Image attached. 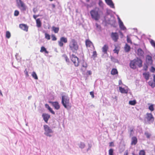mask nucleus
Masks as SVG:
<instances>
[{
	"instance_id": "obj_16",
	"label": "nucleus",
	"mask_w": 155,
	"mask_h": 155,
	"mask_svg": "<svg viewBox=\"0 0 155 155\" xmlns=\"http://www.w3.org/2000/svg\"><path fill=\"white\" fill-rule=\"evenodd\" d=\"M119 23V27L121 30H126V28L124 25L122 21H121L120 19Z\"/></svg>"
},
{
	"instance_id": "obj_38",
	"label": "nucleus",
	"mask_w": 155,
	"mask_h": 155,
	"mask_svg": "<svg viewBox=\"0 0 155 155\" xmlns=\"http://www.w3.org/2000/svg\"><path fill=\"white\" fill-rule=\"evenodd\" d=\"M150 43L152 46L155 48V41L154 40H151L150 41Z\"/></svg>"
},
{
	"instance_id": "obj_2",
	"label": "nucleus",
	"mask_w": 155,
	"mask_h": 155,
	"mask_svg": "<svg viewBox=\"0 0 155 155\" xmlns=\"http://www.w3.org/2000/svg\"><path fill=\"white\" fill-rule=\"evenodd\" d=\"M69 49L72 52L76 53L79 49V45L77 41L74 39H72L70 42L69 45Z\"/></svg>"
},
{
	"instance_id": "obj_10",
	"label": "nucleus",
	"mask_w": 155,
	"mask_h": 155,
	"mask_svg": "<svg viewBox=\"0 0 155 155\" xmlns=\"http://www.w3.org/2000/svg\"><path fill=\"white\" fill-rule=\"evenodd\" d=\"M111 37L112 40L115 42L117 41L119 38L118 35L116 32H112L111 34Z\"/></svg>"
},
{
	"instance_id": "obj_27",
	"label": "nucleus",
	"mask_w": 155,
	"mask_h": 155,
	"mask_svg": "<svg viewBox=\"0 0 155 155\" xmlns=\"http://www.w3.org/2000/svg\"><path fill=\"white\" fill-rule=\"evenodd\" d=\"M119 89L120 92L122 93H127V91L124 88H122L121 87H119Z\"/></svg>"
},
{
	"instance_id": "obj_51",
	"label": "nucleus",
	"mask_w": 155,
	"mask_h": 155,
	"mask_svg": "<svg viewBox=\"0 0 155 155\" xmlns=\"http://www.w3.org/2000/svg\"><path fill=\"white\" fill-rule=\"evenodd\" d=\"M25 74H26V76L27 77H28L29 76L28 74V71L26 70V69L25 70Z\"/></svg>"
},
{
	"instance_id": "obj_11",
	"label": "nucleus",
	"mask_w": 155,
	"mask_h": 155,
	"mask_svg": "<svg viewBox=\"0 0 155 155\" xmlns=\"http://www.w3.org/2000/svg\"><path fill=\"white\" fill-rule=\"evenodd\" d=\"M19 28L23 30L26 32L28 31V27L26 24H21L19 25Z\"/></svg>"
},
{
	"instance_id": "obj_48",
	"label": "nucleus",
	"mask_w": 155,
	"mask_h": 155,
	"mask_svg": "<svg viewBox=\"0 0 155 155\" xmlns=\"http://www.w3.org/2000/svg\"><path fill=\"white\" fill-rule=\"evenodd\" d=\"M114 142H110L109 143V146L110 147H112V146H114Z\"/></svg>"
},
{
	"instance_id": "obj_22",
	"label": "nucleus",
	"mask_w": 155,
	"mask_h": 155,
	"mask_svg": "<svg viewBox=\"0 0 155 155\" xmlns=\"http://www.w3.org/2000/svg\"><path fill=\"white\" fill-rule=\"evenodd\" d=\"M36 26L38 28H40L41 25V23L40 18L36 19Z\"/></svg>"
},
{
	"instance_id": "obj_57",
	"label": "nucleus",
	"mask_w": 155,
	"mask_h": 155,
	"mask_svg": "<svg viewBox=\"0 0 155 155\" xmlns=\"http://www.w3.org/2000/svg\"><path fill=\"white\" fill-rule=\"evenodd\" d=\"M0 95H2V96H3L0 90Z\"/></svg>"
},
{
	"instance_id": "obj_30",
	"label": "nucleus",
	"mask_w": 155,
	"mask_h": 155,
	"mask_svg": "<svg viewBox=\"0 0 155 155\" xmlns=\"http://www.w3.org/2000/svg\"><path fill=\"white\" fill-rule=\"evenodd\" d=\"M32 76L36 80L38 79V77L36 73L35 72L33 71L32 72Z\"/></svg>"
},
{
	"instance_id": "obj_54",
	"label": "nucleus",
	"mask_w": 155,
	"mask_h": 155,
	"mask_svg": "<svg viewBox=\"0 0 155 155\" xmlns=\"http://www.w3.org/2000/svg\"><path fill=\"white\" fill-rule=\"evenodd\" d=\"M118 83L119 85H120L122 84V82L121 80H119Z\"/></svg>"
},
{
	"instance_id": "obj_47",
	"label": "nucleus",
	"mask_w": 155,
	"mask_h": 155,
	"mask_svg": "<svg viewBox=\"0 0 155 155\" xmlns=\"http://www.w3.org/2000/svg\"><path fill=\"white\" fill-rule=\"evenodd\" d=\"M151 71L153 72H154L155 71V68L153 67H151Z\"/></svg>"
},
{
	"instance_id": "obj_60",
	"label": "nucleus",
	"mask_w": 155,
	"mask_h": 155,
	"mask_svg": "<svg viewBox=\"0 0 155 155\" xmlns=\"http://www.w3.org/2000/svg\"><path fill=\"white\" fill-rule=\"evenodd\" d=\"M133 131V129H132V130H130V132H132Z\"/></svg>"
},
{
	"instance_id": "obj_39",
	"label": "nucleus",
	"mask_w": 155,
	"mask_h": 155,
	"mask_svg": "<svg viewBox=\"0 0 155 155\" xmlns=\"http://www.w3.org/2000/svg\"><path fill=\"white\" fill-rule=\"evenodd\" d=\"M52 40L53 41H55L57 40V38L55 36V35L52 34L51 35Z\"/></svg>"
},
{
	"instance_id": "obj_42",
	"label": "nucleus",
	"mask_w": 155,
	"mask_h": 155,
	"mask_svg": "<svg viewBox=\"0 0 155 155\" xmlns=\"http://www.w3.org/2000/svg\"><path fill=\"white\" fill-rule=\"evenodd\" d=\"M85 146L84 144L83 143H81L79 145V147L81 148H84Z\"/></svg>"
},
{
	"instance_id": "obj_41",
	"label": "nucleus",
	"mask_w": 155,
	"mask_h": 155,
	"mask_svg": "<svg viewBox=\"0 0 155 155\" xmlns=\"http://www.w3.org/2000/svg\"><path fill=\"white\" fill-rule=\"evenodd\" d=\"M19 12L18 10H15L14 12V15L15 16H18L19 15Z\"/></svg>"
},
{
	"instance_id": "obj_5",
	"label": "nucleus",
	"mask_w": 155,
	"mask_h": 155,
	"mask_svg": "<svg viewBox=\"0 0 155 155\" xmlns=\"http://www.w3.org/2000/svg\"><path fill=\"white\" fill-rule=\"evenodd\" d=\"M17 4L18 7L21 11H25L26 10L27 7L21 0H16Z\"/></svg>"
},
{
	"instance_id": "obj_44",
	"label": "nucleus",
	"mask_w": 155,
	"mask_h": 155,
	"mask_svg": "<svg viewBox=\"0 0 155 155\" xmlns=\"http://www.w3.org/2000/svg\"><path fill=\"white\" fill-rule=\"evenodd\" d=\"M97 56V54L96 51H93L92 56H93L95 58Z\"/></svg>"
},
{
	"instance_id": "obj_33",
	"label": "nucleus",
	"mask_w": 155,
	"mask_h": 155,
	"mask_svg": "<svg viewBox=\"0 0 155 155\" xmlns=\"http://www.w3.org/2000/svg\"><path fill=\"white\" fill-rule=\"evenodd\" d=\"M148 108L151 112L153 111L154 110L153 105V104H151L149 106Z\"/></svg>"
},
{
	"instance_id": "obj_32",
	"label": "nucleus",
	"mask_w": 155,
	"mask_h": 155,
	"mask_svg": "<svg viewBox=\"0 0 155 155\" xmlns=\"http://www.w3.org/2000/svg\"><path fill=\"white\" fill-rule=\"evenodd\" d=\"M129 103L130 105H134L136 104V102L135 100L130 101H129Z\"/></svg>"
},
{
	"instance_id": "obj_58",
	"label": "nucleus",
	"mask_w": 155,
	"mask_h": 155,
	"mask_svg": "<svg viewBox=\"0 0 155 155\" xmlns=\"http://www.w3.org/2000/svg\"><path fill=\"white\" fill-rule=\"evenodd\" d=\"M153 81L155 82V75H154L153 76Z\"/></svg>"
},
{
	"instance_id": "obj_52",
	"label": "nucleus",
	"mask_w": 155,
	"mask_h": 155,
	"mask_svg": "<svg viewBox=\"0 0 155 155\" xmlns=\"http://www.w3.org/2000/svg\"><path fill=\"white\" fill-rule=\"evenodd\" d=\"M128 152L127 150L125 151L124 153V155H128Z\"/></svg>"
},
{
	"instance_id": "obj_46",
	"label": "nucleus",
	"mask_w": 155,
	"mask_h": 155,
	"mask_svg": "<svg viewBox=\"0 0 155 155\" xmlns=\"http://www.w3.org/2000/svg\"><path fill=\"white\" fill-rule=\"evenodd\" d=\"M137 51L138 53H140L141 54H142L143 52L142 49L140 48L138 49Z\"/></svg>"
},
{
	"instance_id": "obj_56",
	"label": "nucleus",
	"mask_w": 155,
	"mask_h": 155,
	"mask_svg": "<svg viewBox=\"0 0 155 155\" xmlns=\"http://www.w3.org/2000/svg\"><path fill=\"white\" fill-rule=\"evenodd\" d=\"M52 5L53 8H54L55 7V5L54 4H52Z\"/></svg>"
},
{
	"instance_id": "obj_37",
	"label": "nucleus",
	"mask_w": 155,
	"mask_h": 155,
	"mask_svg": "<svg viewBox=\"0 0 155 155\" xmlns=\"http://www.w3.org/2000/svg\"><path fill=\"white\" fill-rule=\"evenodd\" d=\"M114 150L112 149H110L109 150V155H113Z\"/></svg>"
},
{
	"instance_id": "obj_25",
	"label": "nucleus",
	"mask_w": 155,
	"mask_h": 155,
	"mask_svg": "<svg viewBox=\"0 0 155 155\" xmlns=\"http://www.w3.org/2000/svg\"><path fill=\"white\" fill-rule=\"evenodd\" d=\"M46 107L48 108V109L53 114H54L55 112L54 111L52 110V109L49 106L48 104H45Z\"/></svg>"
},
{
	"instance_id": "obj_49",
	"label": "nucleus",
	"mask_w": 155,
	"mask_h": 155,
	"mask_svg": "<svg viewBox=\"0 0 155 155\" xmlns=\"http://www.w3.org/2000/svg\"><path fill=\"white\" fill-rule=\"evenodd\" d=\"M113 51L114 53H117V54H118L119 52V51L118 50L116 49V48Z\"/></svg>"
},
{
	"instance_id": "obj_55",
	"label": "nucleus",
	"mask_w": 155,
	"mask_h": 155,
	"mask_svg": "<svg viewBox=\"0 0 155 155\" xmlns=\"http://www.w3.org/2000/svg\"><path fill=\"white\" fill-rule=\"evenodd\" d=\"M119 33H120V35H121L122 36V37H123V33L121 31H119Z\"/></svg>"
},
{
	"instance_id": "obj_17",
	"label": "nucleus",
	"mask_w": 155,
	"mask_h": 155,
	"mask_svg": "<svg viewBox=\"0 0 155 155\" xmlns=\"http://www.w3.org/2000/svg\"><path fill=\"white\" fill-rule=\"evenodd\" d=\"M42 117L45 121L47 123L48 120L50 117V115L48 114H43Z\"/></svg>"
},
{
	"instance_id": "obj_23",
	"label": "nucleus",
	"mask_w": 155,
	"mask_h": 155,
	"mask_svg": "<svg viewBox=\"0 0 155 155\" xmlns=\"http://www.w3.org/2000/svg\"><path fill=\"white\" fill-rule=\"evenodd\" d=\"M110 73L112 75H114L118 74V72L116 69L113 68L111 71Z\"/></svg>"
},
{
	"instance_id": "obj_62",
	"label": "nucleus",
	"mask_w": 155,
	"mask_h": 155,
	"mask_svg": "<svg viewBox=\"0 0 155 155\" xmlns=\"http://www.w3.org/2000/svg\"><path fill=\"white\" fill-rule=\"evenodd\" d=\"M50 1H53V0H49Z\"/></svg>"
},
{
	"instance_id": "obj_12",
	"label": "nucleus",
	"mask_w": 155,
	"mask_h": 155,
	"mask_svg": "<svg viewBox=\"0 0 155 155\" xmlns=\"http://www.w3.org/2000/svg\"><path fill=\"white\" fill-rule=\"evenodd\" d=\"M85 44L87 47H94L92 42L89 39H87L85 41Z\"/></svg>"
},
{
	"instance_id": "obj_20",
	"label": "nucleus",
	"mask_w": 155,
	"mask_h": 155,
	"mask_svg": "<svg viewBox=\"0 0 155 155\" xmlns=\"http://www.w3.org/2000/svg\"><path fill=\"white\" fill-rule=\"evenodd\" d=\"M109 48L107 45H105L102 47V51L105 54H107V51L108 49Z\"/></svg>"
},
{
	"instance_id": "obj_15",
	"label": "nucleus",
	"mask_w": 155,
	"mask_h": 155,
	"mask_svg": "<svg viewBox=\"0 0 155 155\" xmlns=\"http://www.w3.org/2000/svg\"><path fill=\"white\" fill-rule=\"evenodd\" d=\"M137 142V139L136 137H133L131 138V145H135Z\"/></svg>"
},
{
	"instance_id": "obj_63",
	"label": "nucleus",
	"mask_w": 155,
	"mask_h": 155,
	"mask_svg": "<svg viewBox=\"0 0 155 155\" xmlns=\"http://www.w3.org/2000/svg\"><path fill=\"white\" fill-rule=\"evenodd\" d=\"M147 68V66L146 67V68Z\"/></svg>"
},
{
	"instance_id": "obj_3",
	"label": "nucleus",
	"mask_w": 155,
	"mask_h": 155,
	"mask_svg": "<svg viewBox=\"0 0 155 155\" xmlns=\"http://www.w3.org/2000/svg\"><path fill=\"white\" fill-rule=\"evenodd\" d=\"M90 13L92 18L96 21L98 20L100 18V15L99 14L98 12L95 9L91 10Z\"/></svg>"
},
{
	"instance_id": "obj_59",
	"label": "nucleus",
	"mask_w": 155,
	"mask_h": 155,
	"mask_svg": "<svg viewBox=\"0 0 155 155\" xmlns=\"http://www.w3.org/2000/svg\"><path fill=\"white\" fill-rule=\"evenodd\" d=\"M132 154V155H137V154H135L134 153H133Z\"/></svg>"
},
{
	"instance_id": "obj_18",
	"label": "nucleus",
	"mask_w": 155,
	"mask_h": 155,
	"mask_svg": "<svg viewBox=\"0 0 155 155\" xmlns=\"http://www.w3.org/2000/svg\"><path fill=\"white\" fill-rule=\"evenodd\" d=\"M82 67L81 70L83 71H85L87 67V65L85 61H83L81 64Z\"/></svg>"
},
{
	"instance_id": "obj_40",
	"label": "nucleus",
	"mask_w": 155,
	"mask_h": 155,
	"mask_svg": "<svg viewBox=\"0 0 155 155\" xmlns=\"http://www.w3.org/2000/svg\"><path fill=\"white\" fill-rule=\"evenodd\" d=\"M145 135L148 138H149L151 136V134L147 132H146L145 133Z\"/></svg>"
},
{
	"instance_id": "obj_53",
	"label": "nucleus",
	"mask_w": 155,
	"mask_h": 155,
	"mask_svg": "<svg viewBox=\"0 0 155 155\" xmlns=\"http://www.w3.org/2000/svg\"><path fill=\"white\" fill-rule=\"evenodd\" d=\"M38 16V15H34L33 17L35 19H37L36 18Z\"/></svg>"
},
{
	"instance_id": "obj_13",
	"label": "nucleus",
	"mask_w": 155,
	"mask_h": 155,
	"mask_svg": "<svg viewBox=\"0 0 155 155\" xmlns=\"http://www.w3.org/2000/svg\"><path fill=\"white\" fill-rule=\"evenodd\" d=\"M105 1L107 5H109L111 8H114V4L112 0H105Z\"/></svg>"
},
{
	"instance_id": "obj_43",
	"label": "nucleus",
	"mask_w": 155,
	"mask_h": 155,
	"mask_svg": "<svg viewBox=\"0 0 155 155\" xmlns=\"http://www.w3.org/2000/svg\"><path fill=\"white\" fill-rule=\"evenodd\" d=\"M63 57H64V59H65L67 62L69 61V59L66 55H63Z\"/></svg>"
},
{
	"instance_id": "obj_50",
	"label": "nucleus",
	"mask_w": 155,
	"mask_h": 155,
	"mask_svg": "<svg viewBox=\"0 0 155 155\" xmlns=\"http://www.w3.org/2000/svg\"><path fill=\"white\" fill-rule=\"evenodd\" d=\"M87 74L88 75H90L92 74L91 71H88L87 72Z\"/></svg>"
},
{
	"instance_id": "obj_26",
	"label": "nucleus",
	"mask_w": 155,
	"mask_h": 155,
	"mask_svg": "<svg viewBox=\"0 0 155 155\" xmlns=\"http://www.w3.org/2000/svg\"><path fill=\"white\" fill-rule=\"evenodd\" d=\"M148 84L153 88L155 87V82L154 81H149L148 82Z\"/></svg>"
},
{
	"instance_id": "obj_7",
	"label": "nucleus",
	"mask_w": 155,
	"mask_h": 155,
	"mask_svg": "<svg viewBox=\"0 0 155 155\" xmlns=\"http://www.w3.org/2000/svg\"><path fill=\"white\" fill-rule=\"evenodd\" d=\"M71 61L73 62L75 66L78 67L79 65L78 58L74 54H72L71 57Z\"/></svg>"
},
{
	"instance_id": "obj_61",
	"label": "nucleus",
	"mask_w": 155,
	"mask_h": 155,
	"mask_svg": "<svg viewBox=\"0 0 155 155\" xmlns=\"http://www.w3.org/2000/svg\"><path fill=\"white\" fill-rule=\"evenodd\" d=\"M87 1V2H89L90 1V0H86Z\"/></svg>"
},
{
	"instance_id": "obj_35",
	"label": "nucleus",
	"mask_w": 155,
	"mask_h": 155,
	"mask_svg": "<svg viewBox=\"0 0 155 155\" xmlns=\"http://www.w3.org/2000/svg\"><path fill=\"white\" fill-rule=\"evenodd\" d=\"M45 37L46 39L48 40H49L50 39V36L47 33L45 34Z\"/></svg>"
},
{
	"instance_id": "obj_21",
	"label": "nucleus",
	"mask_w": 155,
	"mask_h": 155,
	"mask_svg": "<svg viewBox=\"0 0 155 155\" xmlns=\"http://www.w3.org/2000/svg\"><path fill=\"white\" fill-rule=\"evenodd\" d=\"M143 75L146 81L149 80L150 75L148 72L143 73Z\"/></svg>"
},
{
	"instance_id": "obj_19",
	"label": "nucleus",
	"mask_w": 155,
	"mask_h": 155,
	"mask_svg": "<svg viewBox=\"0 0 155 155\" xmlns=\"http://www.w3.org/2000/svg\"><path fill=\"white\" fill-rule=\"evenodd\" d=\"M52 104L55 109L58 110L60 108V106L58 102H52Z\"/></svg>"
},
{
	"instance_id": "obj_4",
	"label": "nucleus",
	"mask_w": 155,
	"mask_h": 155,
	"mask_svg": "<svg viewBox=\"0 0 155 155\" xmlns=\"http://www.w3.org/2000/svg\"><path fill=\"white\" fill-rule=\"evenodd\" d=\"M61 103L65 108H67L68 107H70L69 99L68 97L65 96H62Z\"/></svg>"
},
{
	"instance_id": "obj_6",
	"label": "nucleus",
	"mask_w": 155,
	"mask_h": 155,
	"mask_svg": "<svg viewBox=\"0 0 155 155\" xmlns=\"http://www.w3.org/2000/svg\"><path fill=\"white\" fill-rule=\"evenodd\" d=\"M44 128L45 131L44 134L47 136L51 137L52 136L51 134L53 132L52 130L47 125H45L44 126Z\"/></svg>"
},
{
	"instance_id": "obj_28",
	"label": "nucleus",
	"mask_w": 155,
	"mask_h": 155,
	"mask_svg": "<svg viewBox=\"0 0 155 155\" xmlns=\"http://www.w3.org/2000/svg\"><path fill=\"white\" fill-rule=\"evenodd\" d=\"M52 30L55 33H58L59 31V28L58 27H55L54 26L52 27Z\"/></svg>"
},
{
	"instance_id": "obj_1",
	"label": "nucleus",
	"mask_w": 155,
	"mask_h": 155,
	"mask_svg": "<svg viewBox=\"0 0 155 155\" xmlns=\"http://www.w3.org/2000/svg\"><path fill=\"white\" fill-rule=\"evenodd\" d=\"M130 66L134 69H136L137 67L141 68L142 66V61L140 58H137L130 61Z\"/></svg>"
},
{
	"instance_id": "obj_8",
	"label": "nucleus",
	"mask_w": 155,
	"mask_h": 155,
	"mask_svg": "<svg viewBox=\"0 0 155 155\" xmlns=\"http://www.w3.org/2000/svg\"><path fill=\"white\" fill-rule=\"evenodd\" d=\"M68 42V39L67 38L62 37L60 38V41H58L59 45L61 47H63L64 45L63 42L66 43Z\"/></svg>"
},
{
	"instance_id": "obj_9",
	"label": "nucleus",
	"mask_w": 155,
	"mask_h": 155,
	"mask_svg": "<svg viewBox=\"0 0 155 155\" xmlns=\"http://www.w3.org/2000/svg\"><path fill=\"white\" fill-rule=\"evenodd\" d=\"M146 118L149 121L153 122L154 121V118L153 115L150 113H147L146 114Z\"/></svg>"
},
{
	"instance_id": "obj_14",
	"label": "nucleus",
	"mask_w": 155,
	"mask_h": 155,
	"mask_svg": "<svg viewBox=\"0 0 155 155\" xmlns=\"http://www.w3.org/2000/svg\"><path fill=\"white\" fill-rule=\"evenodd\" d=\"M146 61L148 64H151L153 63L152 57L150 55H147L146 57Z\"/></svg>"
},
{
	"instance_id": "obj_36",
	"label": "nucleus",
	"mask_w": 155,
	"mask_h": 155,
	"mask_svg": "<svg viewBox=\"0 0 155 155\" xmlns=\"http://www.w3.org/2000/svg\"><path fill=\"white\" fill-rule=\"evenodd\" d=\"M127 42L128 43L130 44H132V42L130 38V37L128 36H127Z\"/></svg>"
},
{
	"instance_id": "obj_45",
	"label": "nucleus",
	"mask_w": 155,
	"mask_h": 155,
	"mask_svg": "<svg viewBox=\"0 0 155 155\" xmlns=\"http://www.w3.org/2000/svg\"><path fill=\"white\" fill-rule=\"evenodd\" d=\"M90 94L91 96V97L92 98L94 97V92L93 91H91L90 93Z\"/></svg>"
},
{
	"instance_id": "obj_34",
	"label": "nucleus",
	"mask_w": 155,
	"mask_h": 155,
	"mask_svg": "<svg viewBox=\"0 0 155 155\" xmlns=\"http://www.w3.org/2000/svg\"><path fill=\"white\" fill-rule=\"evenodd\" d=\"M6 37L8 38H9L11 37V34L9 31H7L6 33Z\"/></svg>"
},
{
	"instance_id": "obj_29",
	"label": "nucleus",
	"mask_w": 155,
	"mask_h": 155,
	"mask_svg": "<svg viewBox=\"0 0 155 155\" xmlns=\"http://www.w3.org/2000/svg\"><path fill=\"white\" fill-rule=\"evenodd\" d=\"M40 51L41 52H45L46 53H48V52L47 51L46 48L44 46L41 47Z\"/></svg>"
},
{
	"instance_id": "obj_31",
	"label": "nucleus",
	"mask_w": 155,
	"mask_h": 155,
	"mask_svg": "<svg viewBox=\"0 0 155 155\" xmlns=\"http://www.w3.org/2000/svg\"><path fill=\"white\" fill-rule=\"evenodd\" d=\"M139 155H146V153L144 150H141L139 151Z\"/></svg>"
},
{
	"instance_id": "obj_24",
	"label": "nucleus",
	"mask_w": 155,
	"mask_h": 155,
	"mask_svg": "<svg viewBox=\"0 0 155 155\" xmlns=\"http://www.w3.org/2000/svg\"><path fill=\"white\" fill-rule=\"evenodd\" d=\"M124 50L126 52H129L130 49V46L128 45L127 44H126L124 46Z\"/></svg>"
}]
</instances>
